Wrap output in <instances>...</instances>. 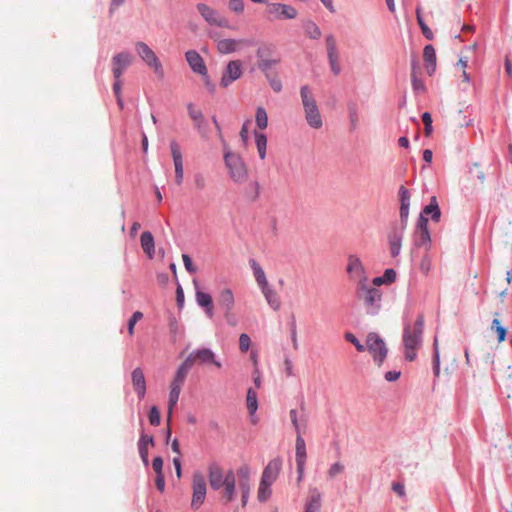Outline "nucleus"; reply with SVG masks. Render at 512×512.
Returning a JSON list of instances; mask_svg holds the SVG:
<instances>
[{
    "label": "nucleus",
    "mask_w": 512,
    "mask_h": 512,
    "mask_svg": "<svg viewBox=\"0 0 512 512\" xmlns=\"http://www.w3.org/2000/svg\"><path fill=\"white\" fill-rule=\"evenodd\" d=\"M355 297L368 315L375 316L381 310L382 292L380 289L372 287L369 282L355 286Z\"/></svg>",
    "instance_id": "nucleus-1"
},
{
    "label": "nucleus",
    "mask_w": 512,
    "mask_h": 512,
    "mask_svg": "<svg viewBox=\"0 0 512 512\" xmlns=\"http://www.w3.org/2000/svg\"><path fill=\"white\" fill-rule=\"evenodd\" d=\"M424 330V317L419 315L413 326L406 325L403 332V343L405 347V358L413 361L416 358L417 350L422 342Z\"/></svg>",
    "instance_id": "nucleus-2"
},
{
    "label": "nucleus",
    "mask_w": 512,
    "mask_h": 512,
    "mask_svg": "<svg viewBox=\"0 0 512 512\" xmlns=\"http://www.w3.org/2000/svg\"><path fill=\"white\" fill-rule=\"evenodd\" d=\"M223 159L229 178L236 184H244L249 178V171L241 155L226 150Z\"/></svg>",
    "instance_id": "nucleus-3"
},
{
    "label": "nucleus",
    "mask_w": 512,
    "mask_h": 512,
    "mask_svg": "<svg viewBox=\"0 0 512 512\" xmlns=\"http://www.w3.org/2000/svg\"><path fill=\"white\" fill-rule=\"evenodd\" d=\"M300 96L307 124L313 129H320L323 126L322 117L316 100L307 85L301 87Z\"/></svg>",
    "instance_id": "nucleus-4"
},
{
    "label": "nucleus",
    "mask_w": 512,
    "mask_h": 512,
    "mask_svg": "<svg viewBox=\"0 0 512 512\" xmlns=\"http://www.w3.org/2000/svg\"><path fill=\"white\" fill-rule=\"evenodd\" d=\"M464 355L466 364L474 368V372L481 375L485 374L486 370L493 366L495 360V354L484 349L479 350L474 359L471 358L468 348L465 349Z\"/></svg>",
    "instance_id": "nucleus-5"
},
{
    "label": "nucleus",
    "mask_w": 512,
    "mask_h": 512,
    "mask_svg": "<svg viewBox=\"0 0 512 512\" xmlns=\"http://www.w3.org/2000/svg\"><path fill=\"white\" fill-rule=\"evenodd\" d=\"M346 272L348 273L349 278L356 282V286L369 282L366 269L357 255L351 254L348 256Z\"/></svg>",
    "instance_id": "nucleus-6"
},
{
    "label": "nucleus",
    "mask_w": 512,
    "mask_h": 512,
    "mask_svg": "<svg viewBox=\"0 0 512 512\" xmlns=\"http://www.w3.org/2000/svg\"><path fill=\"white\" fill-rule=\"evenodd\" d=\"M365 349L373 355L374 361L380 366L387 355V347L384 340L374 332L368 334Z\"/></svg>",
    "instance_id": "nucleus-7"
},
{
    "label": "nucleus",
    "mask_w": 512,
    "mask_h": 512,
    "mask_svg": "<svg viewBox=\"0 0 512 512\" xmlns=\"http://www.w3.org/2000/svg\"><path fill=\"white\" fill-rule=\"evenodd\" d=\"M192 490L191 508L197 510L204 503L207 492L206 480L200 471L193 473Z\"/></svg>",
    "instance_id": "nucleus-8"
},
{
    "label": "nucleus",
    "mask_w": 512,
    "mask_h": 512,
    "mask_svg": "<svg viewBox=\"0 0 512 512\" xmlns=\"http://www.w3.org/2000/svg\"><path fill=\"white\" fill-rule=\"evenodd\" d=\"M135 49L139 55V57L151 68L154 69V72L162 78L164 76V70L161 62L158 57L154 53V51L144 42H137L135 45Z\"/></svg>",
    "instance_id": "nucleus-9"
},
{
    "label": "nucleus",
    "mask_w": 512,
    "mask_h": 512,
    "mask_svg": "<svg viewBox=\"0 0 512 512\" xmlns=\"http://www.w3.org/2000/svg\"><path fill=\"white\" fill-rule=\"evenodd\" d=\"M185 360H190V365L193 366L195 363L204 365L212 364L216 368H222V363L216 358L215 353L209 348H201L191 352Z\"/></svg>",
    "instance_id": "nucleus-10"
},
{
    "label": "nucleus",
    "mask_w": 512,
    "mask_h": 512,
    "mask_svg": "<svg viewBox=\"0 0 512 512\" xmlns=\"http://www.w3.org/2000/svg\"><path fill=\"white\" fill-rule=\"evenodd\" d=\"M197 10L201 14V16L205 19L207 23L210 25H215L218 27L229 28V21L226 17L220 15L216 10L211 8L210 6L199 3L197 5Z\"/></svg>",
    "instance_id": "nucleus-11"
},
{
    "label": "nucleus",
    "mask_w": 512,
    "mask_h": 512,
    "mask_svg": "<svg viewBox=\"0 0 512 512\" xmlns=\"http://www.w3.org/2000/svg\"><path fill=\"white\" fill-rule=\"evenodd\" d=\"M254 42L250 39L225 38L217 41V51L221 54H230L239 51L245 46H252Z\"/></svg>",
    "instance_id": "nucleus-12"
},
{
    "label": "nucleus",
    "mask_w": 512,
    "mask_h": 512,
    "mask_svg": "<svg viewBox=\"0 0 512 512\" xmlns=\"http://www.w3.org/2000/svg\"><path fill=\"white\" fill-rule=\"evenodd\" d=\"M242 63L240 60L228 62L220 81L221 86L228 87L242 75Z\"/></svg>",
    "instance_id": "nucleus-13"
},
{
    "label": "nucleus",
    "mask_w": 512,
    "mask_h": 512,
    "mask_svg": "<svg viewBox=\"0 0 512 512\" xmlns=\"http://www.w3.org/2000/svg\"><path fill=\"white\" fill-rule=\"evenodd\" d=\"M170 150L175 167V182L178 186H181L184 179L183 158L180 147L176 141L173 140L170 142Z\"/></svg>",
    "instance_id": "nucleus-14"
},
{
    "label": "nucleus",
    "mask_w": 512,
    "mask_h": 512,
    "mask_svg": "<svg viewBox=\"0 0 512 512\" xmlns=\"http://www.w3.org/2000/svg\"><path fill=\"white\" fill-rule=\"evenodd\" d=\"M325 42L331 70L335 75H339L341 67L339 64V54L337 50L336 39L333 35L330 34L326 37Z\"/></svg>",
    "instance_id": "nucleus-15"
},
{
    "label": "nucleus",
    "mask_w": 512,
    "mask_h": 512,
    "mask_svg": "<svg viewBox=\"0 0 512 512\" xmlns=\"http://www.w3.org/2000/svg\"><path fill=\"white\" fill-rule=\"evenodd\" d=\"M267 12L275 19H294L297 16V10L294 7L280 3L269 4Z\"/></svg>",
    "instance_id": "nucleus-16"
},
{
    "label": "nucleus",
    "mask_w": 512,
    "mask_h": 512,
    "mask_svg": "<svg viewBox=\"0 0 512 512\" xmlns=\"http://www.w3.org/2000/svg\"><path fill=\"white\" fill-rule=\"evenodd\" d=\"M295 459L297 464V471L299 474L298 480L300 481L303 477L306 463V444L302 434H296Z\"/></svg>",
    "instance_id": "nucleus-17"
},
{
    "label": "nucleus",
    "mask_w": 512,
    "mask_h": 512,
    "mask_svg": "<svg viewBox=\"0 0 512 512\" xmlns=\"http://www.w3.org/2000/svg\"><path fill=\"white\" fill-rule=\"evenodd\" d=\"M133 56L128 52H121L112 58V71L114 78H121L125 69L132 63Z\"/></svg>",
    "instance_id": "nucleus-18"
},
{
    "label": "nucleus",
    "mask_w": 512,
    "mask_h": 512,
    "mask_svg": "<svg viewBox=\"0 0 512 512\" xmlns=\"http://www.w3.org/2000/svg\"><path fill=\"white\" fill-rule=\"evenodd\" d=\"M398 197L400 201V220L402 228L405 229L407 226V221L409 217V207H410V192L409 190L401 185L398 189Z\"/></svg>",
    "instance_id": "nucleus-19"
},
{
    "label": "nucleus",
    "mask_w": 512,
    "mask_h": 512,
    "mask_svg": "<svg viewBox=\"0 0 512 512\" xmlns=\"http://www.w3.org/2000/svg\"><path fill=\"white\" fill-rule=\"evenodd\" d=\"M430 242V234L428 231V219L420 215L416 230H415V243L418 246H426Z\"/></svg>",
    "instance_id": "nucleus-20"
},
{
    "label": "nucleus",
    "mask_w": 512,
    "mask_h": 512,
    "mask_svg": "<svg viewBox=\"0 0 512 512\" xmlns=\"http://www.w3.org/2000/svg\"><path fill=\"white\" fill-rule=\"evenodd\" d=\"M282 469V459L277 457L268 462L262 473V480L274 483Z\"/></svg>",
    "instance_id": "nucleus-21"
},
{
    "label": "nucleus",
    "mask_w": 512,
    "mask_h": 512,
    "mask_svg": "<svg viewBox=\"0 0 512 512\" xmlns=\"http://www.w3.org/2000/svg\"><path fill=\"white\" fill-rule=\"evenodd\" d=\"M208 478L210 487L213 490H219L224 484L225 474L223 469L216 463H212L208 467Z\"/></svg>",
    "instance_id": "nucleus-22"
},
{
    "label": "nucleus",
    "mask_w": 512,
    "mask_h": 512,
    "mask_svg": "<svg viewBox=\"0 0 512 512\" xmlns=\"http://www.w3.org/2000/svg\"><path fill=\"white\" fill-rule=\"evenodd\" d=\"M236 475L232 470L225 473L224 484L222 486V496L225 502H231L235 498L236 492Z\"/></svg>",
    "instance_id": "nucleus-23"
},
{
    "label": "nucleus",
    "mask_w": 512,
    "mask_h": 512,
    "mask_svg": "<svg viewBox=\"0 0 512 512\" xmlns=\"http://www.w3.org/2000/svg\"><path fill=\"white\" fill-rule=\"evenodd\" d=\"M131 382L134 391L139 399H143L146 394V380L141 368H135L131 373Z\"/></svg>",
    "instance_id": "nucleus-24"
},
{
    "label": "nucleus",
    "mask_w": 512,
    "mask_h": 512,
    "mask_svg": "<svg viewBox=\"0 0 512 512\" xmlns=\"http://www.w3.org/2000/svg\"><path fill=\"white\" fill-rule=\"evenodd\" d=\"M186 60L191 69L200 75L207 74V68L200 54L194 50L187 51L185 54Z\"/></svg>",
    "instance_id": "nucleus-25"
},
{
    "label": "nucleus",
    "mask_w": 512,
    "mask_h": 512,
    "mask_svg": "<svg viewBox=\"0 0 512 512\" xmlns=\"http://www.w3.org/2000/svg\"><path fill=\"white\" fill-rule=\"evenodd\" d=\"M219 304L224 310V316L229 319L233 310L235 299L231 289H223L219 294Z\"/></svg>",
    "instance_id": "nucleus-26"
},
{
    "label": "nucleus",
    "mask_w": 512,
    "mask_h": 512,
    "mask_svg": "<svg viewBox=\"0 0 512 512\" xmlns=\"http://www.w3.org/2000/svg\"><path fill=\"white\" fill-rule=\"evenodd\" d=\"M192 368L190 360H184L176 371V374L170 384V388L181 390L188 375L189 370Z\"/></svg>",
    "instance_id": "nucleus-27"
},
{
    "label": "nucleus",
    "mask_w": 512,
    "mask_h": 512,
    "mask_svg": "<svg viewBox=\"0 0 512 512\" xmlns=\"http://www.w3.org/2000/svg\"><path fill=\"white\" fill-rule=\"evenodd\" d=\"M195 298L197 304L205 309V313L209 318H212L214 315L213 311V301L210 294L203 292L202 290L196 288Z\"/></svg>",
    "instance_id": "nucleus-28"
},
{
    "label": "nucleus",
    "mask_w": 512,
    "mask_h": 512,
    "mask_svg": "<svg viewBox=\"0 0 512 512\" xmlns=\"http://www.w3.org/2000/svg\"><path fill=\"white\" fill-rule=\"evenodd\" d=\"M154 446V439L152 436L142 433L138 441L139 455L145 466L149 464V447Z\"/></svg>",
    "instance_id": "nucleus-29"
},
{
    "label": "nucleus",
    "mask_w": 512,
    "mask_h": 512,
    "mask_svg": "<svg viewBox=\"0 0 512 512\" xmlns=\"http://www.w3.org/2000/svg\"><path fill=\"white\" fill-rule=\"evenodd\" d=\"M291 423L294 427L296 434H304L307 428V416L305 413L299 415L296 409H291L289 412Z\"/></svg>",
    "instance_id": "nucleus-30"
},
{
    "label": "nucleus",
    "mask_w": 512,
    "mask_h": 512,
    "mask_svg": "<svg viewBox=\"0 0 512 512\" xmlns=\"http://www.w3.org/2000/svg\"><path fill=\"white\" fill-rule=\"evenodd\" d=\"M403 228L394 229L388 236V241L390 245V253L392 257H397L401 251V242L403 238Z\"/></svg>",
    "instance_id": "nucleus-31"
},
{
    "label": "nucleus",
    "mask_w": 512,
    "mask_h": 512,
    "mask_svg": "<svg viewBox=\"0 0 512 512\" xmlns=\"http://www.w3.org/2000/svg\"><path fill=\"white\" fill-rule=\"evenodd\" d=\"M239 479L241 494H250V468L247 465L241 466L236 472Z\"/></svg>",
    "instance_id": "nucleus-32"
},
{
    "label": "nucleus",
    "mask_w": 512,
    "mask_h": 512,
    "mask_svg": "<svg viewBox=\"0 0 512 512\" xmlns=\"http://www.w3.org/2000/svg\"><path fill=\"white\" fill-rule=\"evenodd\" d=\"M261 292L263 293L267 303L270 305V307L274 311H278L281 307V301L276 293L275 290H273L270 285H266L265 287L261 288Z\"/></svg>",
    "instance_id": "nucleus-33"
},
{
    "label": "nucleus",
    "mask_w": 512,
    "mask_h": 512,
    "mask_svg": "<svg viewBox=\"0 0 512 512\" xmlns=\"http://www.w3.org/2000/svg\"><path fill=\"white\" fill-rule=\"evenodd\" d=\"M250 266L253 270V275L255 277L256 283L259 286V288L261 289V288L265 287L266 285H268L269 283L266 278V274H265L264 270L262 269V267L259 265V263L252 259V260H250Z\"/></svg>",
    "instance_id": "nucleus-34"
},
{
    "label": "nucleus",
    "mask_w": 512,
    "mask_h": 512,
    "mask_svg": "<svg viewBox=\"0 0 512 512\" xmlns=\"http://www.w3.org/2000/svg\"><path fill=\"white\" fill-rule=\"evenodd\" d=\"M423 58L426 63L428 73H432L436 67V53L432 45H427L423 51Z\"/></svg>",
    "instance_id": "nucleus-35"
},
{
    "label": "nucleus",
    "mask_w": 512,
    "mask_h": 512,
    "mask_svg": "<svg viewBox=\"0 0 512 512\" xmlns=\"http://www.w3.org/2000/svg\"><path fill=\"white\" fill-rule=\"evenodd\" d=\"M321 508V493L317 488L310 490L309 500L306 504L305 510L311 512H319Z\"/></svg>",
    "instance_id": "nucleus-36"
},
{
    "label": "nucleus",
    "mask_w": 512,
    "mask_h": 512,
    "mask_svg": "<svg viewBox=\"0 0 512 512\" xmlns=\"http://www.w3.org/2000/svg\"><path fill=\"white\" fill-rule=\"evenodd\" d=\"M254 138H255V144H256L259 158L261 160H264L266 158L267 137L264 133L255 130Z\"/></svg>",
    "instance_id": "nucleus-37"
},
{
    "label": "nucleus",
    "mask_w": 512,
    "mask_h": 512,
    "mask_svg": "<svg viewBox=\"0 0 512 512\" xmlns=\"http://www.w3.org/2000/svg\"><path fill=\"white\" fill-rule=\"evenodd\" d=\"M494 316H495V318L493 319V321L491 323L490 330L492 332L496 333L497 340L499 343H501L506 339L507 329L504 326H502L500 320L498 319L499 313L496 312L494 314Z\"/></svg>",
    "instance_id": "nucleus-38"
},
{
    "label": "nucleus",
    "mask_w": 512,
    "mask_h": 512,
    "mask_svg": "<svg viewBox=\"0 0 512 512\" xmlns=\"http://www.w3.org/2000/svg\"><path fill=\"white\" fill-rule=\"evenodd\" d=\"M141 246L144 252L151 258L154 254V238L150 232L145 231L141 234Z\"/></svg>",
    "instance_id": "nucleus-39"
},
{
    "label": "nucleus",
    "mask_w": 512,
    "mask_h": 512,
    "mask_svg": "<svg viewBox=\"0 0 512 512\" xmlns=\"http://www.w3.org/2000/svg\"><path fill=\"white\" fill-rule=\"evenodd\" d=\"M256 127L263 131L268 127V114L264 107L258 106L255 112Z\"/></svg>",
    "instance_id": "nucleus-40"
},
{
    "label": "nucleus",
    "mask_w": 512,
    "mask_h": 512,
    "mask_svg": "<svg viewBox=\"0 0 512 512\" xmlns=\"http://www.w3.org/2000/svg\"><path fill=\"white\" fill-rule=\"evenodd\" d=\"M271 485H272V483H269L266 480L261 479L259 488H258V492H257V499L260 502L267 501L269 499V497L271 496V493H272Z\"/></svg>",
    "instance_id": "nucleus-41"
},
{
    "label": "nucleus",
    "mask_w": 512,
    "mask_h": 512,
    "mask_svg": "<svg viewBox=\"0 0 512 512\" xmlns=\"http://www.w3.org/2000/svg\"><path fill=\"white\" fill-rule=\"evenodd\" d=\"M180 393H181V390H177L175 388H170L167 423L171 422L173 409L179 400Z\"/></svg>",
    "instance_id": "nucleus-42"
},
{
    "label": "nucleus",
    "mask_w": 512,
    "mask_h": 512,
    "mask_svg": "<svg viewBox=\"0 0 512 512\" xmlns=\"http://www.w3.org/2000/svg\"><path fill=\"white\" fill-rule=\"evenodd\" d=\"M246 404L249 414L253 415L258 409L257 394L253 388H249L247 391Z\"/></svg>",
    "instance_id": "nucleus-43"
},
{
    "label": "nucleus",
    "mask_w": 512,
    "mask_h": 512,
    "mask_svg": "<svg viewBox=\"0 0 512 512\" xmlns=\"http://www.w3.org/2000/svg\"><path fill=\"white\" fill-rule=\"evenodd\" d=\"M187 110L190 118L195 122L196 127H200L204 122V117L201 110L196 108L192 103L187 105Z\"/></svg>",
    "instance_id": "nucleus-44"
},
{
    "label": "nucleus",
    "mask_w": 512,
    "mask_h": 512,
    "mask_svg": "<svg viewBox=\"0 0 512 512\" xmlns=\"http://www.w3.org/2000/svg\"><path fill=\"white\" fill-rule=\"evenodd\" d=\"M304 29L306 35L311 39H318L322 35L320 28L312 21H308L305 24Z\"/></svg>",
    "instance_id": "nucleus-45"
},
{
    "label": "nucleus",
    "mask_w": 512,
    "mask_h": 512,
    "mask_svg": "<svg viewBox=\"0 0 512 512\" xmlns=\"http://www.w3.org/2000/svg\"><path fill=\"white\" fill-rule=\"evenodd\" d=\"M416 16H417V22H418V24H419V26L421 28V31H422L423 35L428 40H432L434 38V34H433L432 30L424 22V20H423V18L421 16L419 8L416 10Z\"/></svg>",
    "instance_id": "nucleus-46"
},
{
    "label": "nucleus",
    "mask_w": 512,
    "mask_h": 512,
    "mask_svg": "<svg viewBox=\"0 0 512 512\" xmlns=\"http://www.w3.org/2000/svg\"><path fill=\"white\" fill-rule=\"evenodd\" d=\"M421 215H431V218L434 221H439L441 212L438 205H427L424 209Z\"/></svg>",
    "instance_id": "nucleus-47"
},
{
    "label": "nucleus",
    "mask_w": 512,
    "mask_h": 512,
    "mask_svg": "<svg viewBox=\"0 0 512 512\" xmlns=\"http://www.w3.org/2000/svg\"><path fill=\"white\" fill-rule=\"evenodd\" d=\"M279 61L276 59L266 58L258 61V68L265 73V75L269 74L268 71L275 66Z\"/></svg>",
    "instance_id": "nucleus-48"
},
{
    "label": "nucleus",
    "mask_w": 512,
    "mask_h": 512,
    "mask_svg": "<svg viewBox=\"0 0 512 512\" xmlns=\"http://www.w3.org/2000/svg\"><path fill=\"white\" fill-rule=\"evenodd\" d=\"M143 318V313L140 311H136L128 320V333L130 336L134 335V327L138 321Z\"/></svg>",
    "instance_id": "nucleus-49"
},
{
    "label": "nucleus",
    "mask_w": 512,
    "mask_h": 512,
    "mask_svg": "<svg viewBox=\"0 0 512 512\" xmlns=\"http://www.w3.org/2000/svg\"><path fill=\"white\" fill-rule=\"evenodd\" d=\"M422 121L424 123V133L428 137L432 133V116L429 112H424L422 114Z\"/></svg>",
    "instance_id": "nucleus-50"
},
{
    "label": "nucleus",
    "mask_w": 512,
    "mask_h": 512,
    "mask_svg": "<svg viewBox=\"0 0 512 512\" xmlns=\"http://www.w3.org/2000/svg\"><path fill=\"white\" fill-rule=\"evenodd\" d=\"M251 345V338L248 334L242 333L239 336V349L242 353H246Z\"/></svg>",
    "instance_id": "nucleus-51"
},
{
    "label": "nucleus",
    "mask_w": 512,
    "mask_h": 512,
    "mask_svg": "<svg viewBox=\"0 0 512 512\" xmlns=\"http://www.w3.org/2000/svg\"><path fill=\"white\" fill-rule=\"evenodd\" d=\"M433 362H434V367H433L434 374H435V376H439V373H440V355H439L437 339H435V342H434V358H433Z\"/></svg>",
    "instance_id": "nucleus-52"
},
{
    "label": "nucleus",
    "mask_w": 512,
    "mask_h": 512,
    "mask_svg": "<svg viewBox=\"0 0 512 512\" xmlns=\"http://www.w3.org/2000/svg\"><path fill=\"white\" fill-rule=\"evenodd\" d=\"M148 418L151 425L158 426L160 424V412L156 406L150 409Z\"/></svg>",
    "instance_id": "nucleus-53"
},
{
    "label": "nucleus",
    "mask_w": 512,
    "mask_h": 512,
    "mask_svg": "<svg viewBox=\"0 0 512 512\" xmlns=\"http://www.w3.org/2000/svg\"><path fill=\"white\" fill-rule=\"evenodd\" d=\"M266 78L274 92L279 93L282 90V82L278 77L267 74Z\"/></svg>",
    "instance_id": "nucleus-54"
},
{
    "label": "nucleus",
    "mask_w": 512,
    "mask_h": 512,
    "mask_svg": "<svg viewBox=\"0 0 512 512\" xmlns=\"http://www.w3.org/2000/svg\"><path fill=\"white\" fill-rule=\"evenodd\" d=\"M470 174L473 178L478 179L480 182H483L485 179V173L480 169V166L477 163H475L470 169Z\"/></svg>",
    "instance_id": "nucleus-55"
},
{
    "label": "nucleus",
    "mask_w": 512,
    "mask_h": 512,
    "mask_svg": "<svg viewBox=\"0 0 512 512\" xmlns=\"http://www.w3.org/2000/svg\"><path fill=\"white\" fill-rule=\"evenodd\" d=\"M345 338H346V340H347L348 342L352 343V344L356 347L357 351H359V352H363V351H365V345L361 344V343L359 342V340L355 337V335H354V334H352V333H347V334L345 335Z\"/></svg>",
    "instance_id": "nucleus-56"
},
{
    "label": "nucleus",
    "mask_w": 512,
    "mask_h": 512,
    "mask_svg": "<svg viewBox=\"0 0 512 512\" xmlns=\"http://www.w3.org/2000/svg\"><path fill=\"white\" fill-rule=\"evenodd\" d=\"M229 8L233 12L242 13L244 11V2L243 0H230Z\"/></svg>",
    "instance_id": "nucleus-57"
},
{
    "label": "nucleus",
    "mask_w": 512,
    "mask_h": 512,
    "mask_svg": "<svg viewBox=\"0 0 512 512\" xmlns=\"http://www.w3.org/2000/svg\"><path fill=\"white\" fill-rule=\"evenodd\" d=\"M344 470V466L339 463V462H336L334 463L333 465H331V467L329 468L328 470V475L333 478L335 477L336 475L342 473Z\"/></svg>",
    "instance_id": "nucleus-58"
},
{
    "label": "nucleus",
    "mask_w": 512,
    "mask_h": 512,
    "mask_svg": "<svg viewBox=\"0 0 512 512\" xmlns=\"http://www.w3.org/2000/svg\"><path fill=\"white\" fill-rule=\"evenodd\" d=\"M382 278L385 284H391L396 280V272L394 269H386Z\"/></svg>",
    "instance_id": "nucleus-59"
},
{
    "label": "nucleus",
    "mask_w": 512,
    "mask_h": 512,
    "mask_svg": "<svg viewBox=\"0 0 512 512\" xmlns=\"http://www.w3.org/2000/svg\"><path fill=\"white\" fill-rule=\"evenodd\" d=\"M391 488L399 497L406 496V490H405V486L403 483L393 482L391 485Z\"/></svg>",
    "instance_id": "nucleus-60"
},
{
    "label": "nucleus",
    "mask_w": 512,
    "mask_h": 512,
    "mask_svg": "<svg viewBox=\"0 0 512 512\" xmlns=\"http://www.w3.org/2000/svg\"><path fill=\"white\" fill-rule=\"evenodd\" d=\"M182 260L188 272L195 273L197 271V268L194 266L191 258L187 254L182 255Z\"/></svg>",
    "instance_id": "nucleus-61"
},
{
    "label": "nucleus",
    "mask_w": 512,
    "mask_h": 512,
    "mask_svg": "<svg viewBox=\"0 0 512 512\" xmlns=\"http://www.w3.org/2000/svg\"><path fill=\"white\" fill-rule=\"evenodd\" d=\"M152 468L156 474H163V459L160 456L153 459Z\"/></svg>",
    "instance_id": "nucleus-62"
},
{
    "label": "nucleus",
    "mask_w": 512,
    "mask_h": 512,
    "mask_svg": "<svg viewBox=\"0 0 512 512\" xmlns=\"http://www.w3.org/2000/svg\"><path fill=\"white\" fill-rule=\"evenodd\" d=\"M194 184L198 190H202L206 187V178L203 174H196L194 177Z\"/></svg>",
    "instance_id": "nucleus-63"
},
{
    "label": "nucleus",
    "mask_w": 512,
    "mask_h": 512,
    "mask_svg": "<svg viewBox=\"0 0 512 512\" xmlns=\"http://www.w3.org/2000/svg\"><path fill=\"white\" fill-rule=\"evenodd\" d=\"M502 386L508 392V397H510V393L512 392V374L508 373L502 380Z\"/></svg>",
    "instance_id": "nucleus-64"
}]
</instances>
